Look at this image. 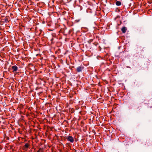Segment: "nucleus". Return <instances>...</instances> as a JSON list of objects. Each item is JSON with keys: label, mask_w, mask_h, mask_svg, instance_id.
<instances>
[{"label": "nucleus", "mask_w": 152, "mask_h": 152, "mask_svg": "<svg viewBox=\"0 0 152 152\" xmlns=\"http://www.w3.org/2000/svg\"><path fill=\"white\" fill-rule=\"evenodd\" d=\"M92 132H93L94 133H95V131L94 130H92Z\"/></svg>", "instance_id": "obj_9"}, {"label": "nucleus", "mask_w": 152, "mask_h": 152, "mask_svg": "<svg viewBox=\"0 0 152 152\" xmlns=\"http://www.w3.org/2000/svg\"><path fill=\"white\" fill-rule=\"evenodd\" d=\"M76 71L78 72H81L82 71V67L81 66H79L77 67Z\"/></svg>", "instance_id": "obj_3"}, {"label": "nucleus", "mask_w": 152, "mask_h": 152, "mask_svg": "<svg viewBox=\"0 0 152 152\" xmlns=\"http://www.w3.org/2000/svg\"><path fill=\"white\" fill-rule=\"evenodd\" d=\"M66 139L71 142H73L74 141L73 138L71 136H69L66 137Z\"/></svg>", "instance_id": "obj_1"}, {"label": "nucleus", "mask_w": 152, "mask_h": 152, "mask_svg": "<svg viewBox=\"0 0 152 152\" xmlns=\"http://www.w3.org/2000/svg\"><path fill=\"white\" fill-rule=\"evenodd\" d=\"M33 2H31V5H33Z\"/></svg>", "instance_id": "obj_11"}, {"label": "nucleus", "mask_w": 152, "mask_h": 152, "mask_svg": "<svg viewBox=\"0 0 152 152\" xmlns=\"http://www.w3.org/2000/svg\"><path fill=\"white\" fill-rule=\"evenodd\" d=\"M12 68L13 69V72L17 71L18 69V67L16 66H12Z\"/></svg>", "instance_id": "obj_2"}, {"label": "nucleus", "mask_w": 152, "mask_h": 152, "mask_svg": "<svg viewBox=\"0 0 152 152\" xmlns=\"http://www.w3.org/2000/svg\"><path fill=\"white\" fill-rule=\"evenodd\" d=\"M88 42L89 43V44H90V43H91V42H90V41H88Z\"/></svg>", "instance_id": "obj_10"}, {"label": "nucleus", "mask_w": 152, "mask_h": 152, "mask_svg": "<svg viewBox=\"0 0 152 152\" xmlns=\"http://www.w3.org/2000/svg\"><path fill=\"white\" fill-rule=\"evenodd\" d=\"M126 28L125 27H123L121 29V31L124 33L126 32Z\"/></svg>", "instance_id": "obj_4"}, {"label": "nucleus", "mask_w": 152, "mask_h": 152, "mask_svg": "<svg viewBox=\"0 0 152 152\" xmlns=\"http://www.w3.org/2000/svg\"><path fill=\"white\" fill-rule=\"evenodd\" d=\"M145 98V97H143L142 99V101H141L142 102H144Z\"/></svg>", "instance_id": "obj_8"}, {"label": "nucleus", "mask_w": 152, "mask_h": 152, "mask_svg": "<svg viewBox=\"0 0 152 152\" xmlns=\"http://www.w3.org/2000/svg\"><path fill=\"white\" fill-rule=\"evenodd\" d=\"M29 145L28 143H26L25 144L24 146H23L24 149H25V148H27L29 147Z\"/></svg>", "instance_id": "obj_6"}, {"label": "nucleus", "mask_w": 152, "mask_h": 152, "mask_svg": "<svg viewBox=\"0 0 152 152\" xmlns=\"http://www.w3.org/2000/svg\"><path fill=\"white\" fill-rule=\"evenodd\" d=\"M115 4L116 5L119 6L121 5V3L120 1H117L115 3Z\"/></svg>", "instance_id": "obj_7"}, {"label": "nucleus", "mask_w": 152, "mask_h": 152, "mask_svg": "<svg viewBox=\"0 0 152 152\" xmlns=\"http://www.w3.org/2000/svg\"><path fill=\"white\" fill-rule=\"evenodd\" d=\"M53 40V38H52V39H51V41H52Z\"/></svg>", "instance_id": "obj_12"}, {"label": "nucleus", "mask_w": 152, "mask_h": 152, "mask_svg": "<svg viewBox=\"0 0 152 152\" xmlns=\"http://www.w3.org/2000/svg\"><path fill=\"white\" fill-rule=\"evenodd\" d=\"M37 152H40L39 151H38Z\"/></svg>", "instance_id": "obj_13"}, {"label": "nucleus", "mask_w": 152, "mask_h": 152, "mask_svg": "<svg viewBox=\"0 0 152 152\" xmlns=\"http://www.w3.org/2000/svg\"><path fill=\"white\" fill-rule=\"evenodd\" d=\"M9 18V17L8 16H6L4 19V20L6 23L9 22L8 19Z\"/></svg>", "instance_id": "obj_5"}]
</instances>
